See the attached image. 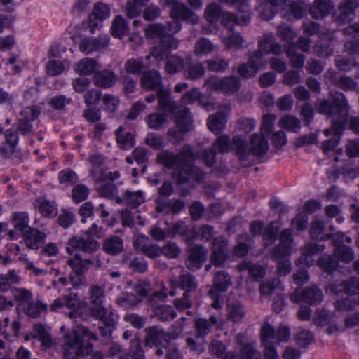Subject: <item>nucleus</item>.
I'll list each match as a JSON object with an SVG mask.
<instances>
[{
    "label": "nucleus",
    "instance_id": "nucleus-1",
    "mask_svg": "<svg viewBox=\"0 0 359 359\" xmlns=\"http://www.w3.org/2000/svg\"><path fill=\"white\" fill-rule=\"evenodd\" d=\"M193 155L191 147L184 145L177 154L169 150L161 151L157 156V161L167 169L175 168L172 175L177 183H186L190 180L199 182L203 179V173L201 169L192 165Z\"/></svg>",
    "mask_w": 359,
    "mask_h": 359
},
{
    "label": "nucleus",
    "instance_id": "nucleus-2",
    "mask_svg": "<svg viewBox=\"0 0 359 359\" xmlns=\"http://www.w3.org/2000/svg\"><path fill=\"white\" fill-rule=\"evenodd\" d=\"M232 141L236 154L244 166L250 165L252 163V155L262 156L269 149L267 139L262 134L255 133L251 136L250 140V149H248L246 146L245 135H234Z\"/></svg>",
    "mask_w": 359,
    "mask_h": 359
},
{
    "label": "nucleus",
    "instance_id": "nucleus-3",
    "mask_svg": "<svg viewBox=\"0 0 359 359\" xmlns=\"http://www.w3.org/2000/svg\"><path fill=\"white\" fill-rule=\"evenodd\" d=\"M145 36L149 39L159 41L160 44L154 46L146 57L149 60L154 57L158 61H162L171 50L178 48L179 41L170 34H166L165 27L160 24H151L144 31Z\"/></svg>",
    "mask_w": 359,
    "mask_h": 359
},
{
    "label": "nucleus",
    "instance_id": "nucleus-4",
    "mask_svg": "<svg viewBox=\"0 0 359 359\" xmlns=\"http://www.w3.org/2000/svg\"><path fill=\"white\" fill-rule=\"evenodd\" d=\"M97 341V335L84 326H78L77 330L65 335L63 348L67 356L88 355L93 346L89 343L84 346L83 341Z\"/></svg>",
    "mask_w": 359,
    "mask_h": 359
},
{
    "label": "nucleus",
    "instance_id": "nucleus-5",
    "mask_svg": "<svg viewBox=\"0 0 359 359\" xmlns=\"http://www.w3.org/2000/svg\"><path fill=\"white\" fill-rule=\"evenodd\" d=\"M105 302L104 287L91 286L88 290V304L92 316L95 319L103 318L108 325H113V312H109Z\"/></svg>",
    "mask_w": 359,
    "mask_h": 359
},
{
    "label": "nucleus",
    "instance_id": "nucleus-6",
    "mask_svg": "<svg viewBox=\"0 0 359 359\" xmlns=\"http://www.w3.org/2000/svg\"><path fill=\"white\" fill-rule=\"evenodd\" d=\"M97 229V224L93 223L81 236L72 237L67 243L66 252L69 255H72L78 250L87 253L95 252L100 245L96 240V235L98 233Z\"/></svg>",
    "mask_w": 359,
    "mask_h": 359
},
{
    "label": "nucleus",
    "instance_id": "nucleus-7",
    "mask_svg": "<svg viewBox=\"0 0 359 359\" xmlns=\"http://www.w3.org/2000/svg\"><path fill=\"white\" fill-rule=\"evenodd\" d=\"M349 107L344 95L341 93H337L333 97L332 103L325 99L318 100L316 111L319 114L332 116V121L333 122L334 118L339 121L343 114L346 115Z\"/></svg>",
    "mask_w": 359,
    "mask_h": 359
},
{
    "label": "nucleus",
    "instance_id": "nucleus-8",
    "mask_svg": "<svg viewBox=\"0 0 359 359\" xmlns=\"http://www.w3.org/2000/svg\"><path fill=\"white\" fill-rule=\"evenodd\" d=\"M303 35L310 38L311 36L318 34L320 41L314 46V52L318 56L328 57L333 53L332 48L328 45L323 47V41L327 40L330 42L334 39V33L327 32V33L320 32L319 25L312 21H304L302 25Z\"/></svg>",
    "mask_w": 359,
    "mask_h": 359
},
{
    "label": "nucleus",
    "instance_id": "nucleus-9",
    "mask_svg": "<svg viewBox=\"0 0 359 359\" xmlns=\"http://www.w3.org/2000/svg\"><path fill=\"white\" fill-rule=\"evenodd\" d=\"M182 332V326H180L175 330H170L168 334H166L162 328L158 326L148 327L144 330V344L151 348L158 346L165 347L168 344L170 339L178 337Z\"/></svg>",
    "mask_w": 359,
    "mask_h": 359
},
{
    "label": "nucleus",
    "instance_id": "nucleus-10",
    "mask_svg": "<svg viewBox=\"0 0 359 359\" xmlns=\"http://www.w3.org/2000/svg\"><path fill=\"white\" fill-rule=\"evenodd\" d=\"M204 86L210 91H219L225 95H231L239 89L240 81L235 76H212L205 81Z\"/></svg>",
    "mask_w": 359,
    "mask_h": 359
},
{
    "label": "nucleus",
    "instance_id": "nucleus-11",
    "mask_svg": "<svg viewBox=\"0 0 359 359\" xmlns=\"http://www.w3.org/2000/svg\"><path fill=\"white\" fill-rule=\"evenodd\" d=\"M170 285L171 290L166 292L163 290V296L166 297L168 295L173 297L176 294L175 290L181 289L184 291V294H189V293L194 292L197 287L198 283L195 276L189 273H184L181 274L179 277L172 276L170 278Z\"/></svg>",
    "mask_w": 359,
    "mask_h": 359
},
{
    "label": "nucleus",
    "instance_id": "nucleus-12",
    "mask_svg": "<svg viewBox=\"0 0 359 359\" xmlns=\"http://www.w3.org/2000/svg\"><path fill=\"white\" fill-rule=\"evenodd\" d=\"M294 303L304 302L310 305L318 304L323 299L322 290L316 286H309L304 290L296 289L290 296Z\"/></svg>",
    "mask_w": 359,
    "mask_h": 359
},
{
    "label": "nucleus",
    "instance_id": "nucleus-13",
    "mask_svg": "<svg viewBox=\"0 0 359 359\" xmlns=\"http://www.w3.org/2000/svg\"><path fill=\"white\" fill-rule=\"evenodd\" d=\"M181 0H165L170 7V16L173 19H181L193 25L198 22V16L191 11Z\"/></svg>",
    "mask_w": 359,
    "mask_h": 359
},
{
    "label": "nucleus",
    "instance_id": "nucleus-14",
    "mask_svg": "<svg viewBox=\"0 0 359 359\" xmlns=\"http://www.w3.org/2000/svg\"><path fill=\"white\" fill-rule=\"evenodd\" d=\"M110 7L109 5L99 1L94 4L91 13L89 15V27L91 33L100 29L102 22L110 17Z\"/></svg>",
    "mask_w": 359,
    "mask_h": 359
},
{
    "label": "nucleus",
    "instance_id": "nucleus-15",
    "mask_svg": "<svg viewBox=\"0 0 359 359\" xmlns=\"http://www.w3.org/2000/svg\"><path fill=\"white\" fill-rule=\"evenodd\" d=\"M231 111L229 105L223 106L219 111L210 115L207 120L208 129L215 134H219L225 128L226 123V116Z\"/></svg>",
    "mask_w": 359,
    "mask_h": 359
},
{
    "label": "nucleus",
    "instance_id": "nucleus-16",
    "mask_svg": "<svg viewBox=\"0 0 359 359\" xmlns=\"http://www.w3.org/2000/svg\"><path fill=\"white\" fill-rule=\"evenodd\" d=\"M158 293L156 292L149 299V309L154 315L161 320L165 321L173 319L176 317L177 313L174 311L171 306L165 305L163 303L157 302Z\"/></svg>",
    "mask_w": 359,
    "mask_h": 359
},
{
    "label": "nucleus",
    "instance_id": "nucleus-17",
    "mask_svg": "<svg viewBox=\"0 0 359 359\" xmlns=\"http://www.w3.org/2000/svg\"><path fill=\"white\" fill-rule=\"evenodd\" d=\"M262 59L263 55L259 51L250 53L248 62L240 65L238 73L246 78L254 76L263 65Z\"/></svg>",
    "mask_w": 359,
    "mask_h": 359
},
{
    "label": "nucleus",
    "instance_id": "nucleus-18",
    "mask_svg": "<svg viewBox=\"0 0 359 359\" xmlns=\"http://www.w3.org/2000/svg\"><path fill=\"white\" fill-rule=\"evenodd\" d=\"M212 255L210 262L212 264L219 266L228 257V243L222 237H217L212 240Z\"/></svg>",
    "mask_w": 359,
    "mask_h": 359
},
{
    "label": "nucleus",
    "instance_id": "nucleus-19",
    "mask_svg": "<svg viewBox=\"0 0 359 359\" xmlns=\"http://www.w3.org/2000/svg\"><path fill=\"white\" fill-rule=\"evenodd\" d=\"M274 332L273 329L269 326V323H264L262 327L261 339L264 346V356L265 359H278V353L271 344V337H273V334Z\"/></svg>",
    "mask_w": 359,
    "mask_h": 359
},
{
    "label": "nucleus",
    "instance_id": "nucleus-20",
    "mask_svg": "<svg viewBox=\"0 0 359 359\" xmlns=\"http://www.w3.org/2000/svg\"><path fill=\"white\" fill-rule=\"evenodd\" d=\"M343 233H337L333 238V243L335 245L334 255L339 260L345 263H348L354 259V252L351 248L344 245Z\"/></svg>",
    "mask_w": 359,
    "mask_h": 359
},
{
    "label": "nucleus",
    "instance_id": "nucleus-21",
    "mask_svg": "<svg viewBox=\"0 0 359 359\" xmlns=\"http://www.w3.org/2000/svg\"><path fill=\"white\" fill-rule=\"evenodd\" d=\"M346 121V116L345 114L341 115L339 121L337 118L334 119L332 129L334 131V137L322 142V149L323 152L328 153L329 151L334 150L339 144L340 135L344 129V123Z\"/></svg>",
    "mask_w": 359,
    "mask_h": 359
},
{
    "label": "nucleus",
    "instance_id": "nucleus-22",
    "mask_svg": "<svg viewBox=\"0 0 359 359\" xmlns=\"http://www.w3.org/2000/svg\"><path fill=\"white\" fill-rule=\"evenodd\" d=\"M109 42V37L107 34H100L96 38H85L81 40L79 44V50L86 54H88L107 47Z\"/></svg>",
    "mask_w": 359,
    "mask_h": 359
},
{
    "label": "nucleus",
    "instance_id": "nucleus-23",
    "mask_svg": "<svg viewBox=\"0 0 359 359\" xmlns=\"http://www.w3.org/2000/svg\"><path fill=\"white\" fill-rule=\"evenodd\" d=\"M208 250L202 246L195 245L190 248L187 266L190 270L200 269L207 259Z\"/></svg>",
    "mask_w": 359,
    "mask_h": 359
},
{
    "label": "nucleus",
    "instance_id": "nucleus-24",
    "mask_svg": "<svg viewBox=\"0 0 359 359\" xmlns=\"http://www.w3.org/2000/svg\"><path fill=\"white\" fill-rule=\"evenodd\" d=\"M327 290L335 294L341 292L350 295L358 294H359V277H351L339 285L330 284L327 287Z\"/></svg>",
    "mask_w": 359,
    "mask_h": 359
},
{
    "label": "nucleus",
    "instance_id": "nucleus-25",
    "mask_svg": "<svg viewBox=\"0 0 359 359\" xmlns=\"http://www.w3.org/2000/svg\"><path fill=\"white\" fill-rule=\"evenodd\" d=\"M287 0H258L257 12L262 20H270L276 12V8Z\"/></svg>",
    "mask_w": 359,
    "mask_h": 359
},
{
    "label": "nucleus",
    "instance_id": "nucleus-26",
    "mask_svg": "<svg viewBox=\"0 0 359 359\" xmlns=\"http://www.w3.org/2000/svg\"><path fill=\"white\" fill-rule=\"evenodd\" d=\"M141 85L144 90L157 91L163 87L161 74L156 70L144 72L141 78Z\"/></svg>",
    "mask_w": 359,
    "mask_h": 359
},
{
    "label": "nucleus",
    "instance_id": "nucleus-27",
    "mask_svg": "<svg viewBox=\"0 0 359 359\" xmlns=\"http://www.w3.org/2000/svg\"><path fill=\"white\" fill-rule=\"evenodd\" d=\"M145 201L144 194L142 191L126 190L122 197H116V202L123 203L131 208H135Z\"/></svg>",
    "mask_w": 359,
    "mask_h": 359
},
{
    "label": "nucleus",
    "instance_id": "nucleus-28",
    "mask_svg": "<svg viewBox=\"0 0 359 359\" xmlns=\"http://www.w3.org/2000/svg\"><path fill=\"white\" fill-rule=\"evenodd\" d=\"M259 51L263 55V53L266 54L272 53L278 55L282 53V46L276 41L273 34H269L263 36L258 43Z\"/></svg>",
    "mask_w": 359,
    "mask_h": 359
},
{
    "label": "nucleus",
    "instance_id": "nucleus-29",
    "mask_svg": "<svg viewBox=\"0 0 359 359\" xmlns=\"http://www.w3.org/2000/svg\"><path fill=\"white\" fill-rule=\"evenodd\" d=\"M241 13V17L236 16L233 13L226 11L222 14V24L224 27H232L234 25H245L251 18L250 9L247 11H238Z\"/></svg>",
    "mask_w": 359,
    "mask_h": 359
},
{
    "label": "nucleus",
    "instance_id": "nucleus-30",
    "mask_svg": "<svg viewBox=\"0 0 359 359\" xmlns=\"http://www.w3.org/2000/svg\"><path fill=\"white\" fill-rule=\"evenodd\" d=\"M292 241L291 229L283 230L280 236V243L273 251L275 257L280 258L288 256L291 251Z\"/></svg>",
    "mask_w": 359,
    "mask_h": 359
},
{
    "label": "nucleus",
    "instance_id": "nucleus-31",
    "mask_svg": "<svg viewBox=\"0 0 359 359\" xmlns=\"http://www.w3.org/2000/svg\"><path fill=\"white\" fill-rule=\"evenodd\" d=\"M325 247L323 244L311 243L305 245L302 250V257L297 260V264L304 262L307 266H311L314 263L313 256L321 253Z\"/></svg>",
    "mask_w": 359,
    "mask_h": 359
},
{
    "label": "nucleus",
    "instance_id": "nucleus-32",
    "mask_svg": "<svg viewBox=\"0 0 359 359\" xmlns=\"http://www.w3.org/2000/svg\"><path fill=\"white\" fill-rule=\"evenodd\" d=\"M334 7L331 0H315L309 8V13L312 18L322 19L327 16Z\"/></svg>",
    "mask_w": 359,
    "mask_h": 359
},
{
    "label": "nucleus",
    "instance_id": "nucleus-33",
    "mask_svg": "<svg viewBox=\"0 0 359 359\" xmlns=\"http://www.w3.org/2000/svg\"><path fill=\"white\" fill-rule=\"evenodd\" d=\"M358 6L357 0H342L338 6V19L343 22H350L355 15Z\"/></svg>",
    "mask_w": 359,
    "mask_h": 359
},
{
    "label": "nucleus",
    "instance_id": "nucleus-34",
    "mask_svg": "<svg viewBox=\"0 0 359 359\" xmlns=\"http://www.w3.org/2000/svg\"><path fill=\"white\" fill-rule=\"evenodd\" d=\"M72 255L73 257L68 259L67 263L71 267L72 272L77 276L83 275L88 270L90 266L94 264L93 260L82 259L77 253L74 254V252Z\"/></svg>",
    "mask_w": 359,
    "mask_h": 359
},
{
    "label": "nucleus",
    "instance_id": "nucleus-35",
    "mask_svg": "<svg viewBox=\"0 0 359 359\" xmlns=\"http://www.w3.org/2000/svg\"><path fill=\"white\" fill-rule=\"evenodd\" d=\"M93 81L96 86L108 88L113 86L117 81V75L110 69H104L94 74Z\"/></svg>",
    "mask_w": 359,
    "mask_h": 359
},
{
    "label": "nucleus",
    "instance_id": "nucleus-36",
    "mask_svg": "<svg viewBox=\"0 0 359 359\" xmlns=\"http://www.w3.org/2000/svg\"><path fill=\"white\" fill-rule=\"evenodd\" d=\"M157 91L159 109L164 113H175L177 103L171 100L170 91L164 87L161 88Z\"/></svg>",
    "mask_w": 359,
    "mask_h": 359
},
{
    "label": "nucleus",
    "instance_id": "nucleus-37",
    "mask_svg": "<svg viewBox=\"0 0 359 359\" xmlns=\"http://www.w3.org/2000/svg\"><path fill=\"white\" fill-rule=\"evenodd\" d=\"M123 264L133 272L144 273L148 269V263L144 257L132 254L126 255L123 259Z\"/></svg>",
    "mask_w": 359,
    "mask_h": 359
},
{
    "label": "nucleus",
    "instance_id": "nucleus-38",
    "mask_svg": "<svg viewBox=\"0 0 359 359\" xmlns=\"http://www.w3.org/2000/svg\"><path fill=\"white\" fill-rule=\"evenodd\" d=\"M99 68L97 62L89 57L81 59L74 66V70L80 76H90Z\"/></svg>",
    "mask_w": 359,
    "mask_h": 359
},
{
    "label": "nucleus",
    "instance_id": "nucleus-39",
    "mask_svg": "<svg viewBox=\"0 0 359 359\" xmlns=\"http://www.w3.org/2000/svg\"><path fill=\"white\" fill-rule=\"evenodd\" d=\"M308 9V5L302 0L291 2L285 13V16L290 20L302 19Z\"/></svg>",
    "mask_w": 359,
    "mask_h": 359
},
{
    "label": "nucleus",
    "instance_id": "nucleus-40",
    "mask_svg": "<svg viewBox=\"0 0 359 359\" xmlns=\"http://www.w3.org/2000/svg\"><path fill=\"white\" fill-rule=\"evenodd\" d=\"M46 234L36 229H30L24 236V241L27 248L38 249L46 241Z\"/></svg>",
    "mask_w": 359,
    "mask_h": 359
},
{
    "label": "nucleus",
    "instance_id": "nucleus-41",
    "mask_svg": "<svg viewBox=\"0 0 359 359\" xmlns=\"http://www.w3.org/2000/svg\"><path fill=\"white\" fill-rule=\"evenodd\" d=\"M21 277L15 269L9 270L6 273L0 274V292H6L11 289L13 285L19 284Z\"/></svg>",
    "mask_w": 359,
    "mask_h": 359
},
{
    "label": "nucleus",
    "instance_id": "nucleus-42",
    "mask_svg": "<svg viewBox=\"0 0 359 359\" xmlns=\"http://www.w3.org/2000/svg\"><path fill=\"white\" fill-rule=\"evenodd\" d=\"M34 205L43 217H53L57 213V206L55 203L45 198H37Z\"/></svg>",
    "mask_w": 359,
    "mask_h": 359
},
{
    "label": "nucleus",
    "instance_id": "nucleus-43",
    "mask_svg": "<svg viewBox=\"0 0 359 359\" xmlns=\"http://www.w3.org/2000/svg\"><path fill=\"white\" fill-rule=\"evenodd\" d=\"M146 238H139L135 243V248L148 257L155 259L161 255V247L154 243H143Z\"/></svg>",
    "mask_w": 359,
    "mask_h": 359
},
{
    "label": "nucleus",
    "instance_id": "nucleus-44",
    "mask_svg": "<svg viewBox=\"0 0 359 359\" xmlns=\"http://www.w3.org/2000/svg\"><path fill=\"white\" fill-rule=\"evenodd\" d=\"M231 285V278L229 274L224 271H221L217 272L214 277L213 287L210 290L209 294H212L214 291L224 292Z\"/></svg>",
    "mask_w": 359,
    "mask_h": 359
},
{
    "label": "nucleus",
    "instance_id": "nucleus-45",
    "mask_svg": "<svg viewBox=\"0 0 359 359\" xmlns=\"http://www.w3.org/2000/svg\"><path fill=\"white\" fill-rule=\"evenodd\" d=\"M169 235L175 236L177 235L184 237L188 241L195 240V232L194 229H189L183 221H178L172 227L168 229Z\"/></svg>",
    "mask_w": 359,
    "mask_h": 359
},
{
    "label": "nucleus",
    "instance_id": "nucleus-46",
    "mask_svg": "<svg viewBox=\"0 0 359 359\" xmlns=\"http://www.w3.org/2000/svg\"><path fill=\"white\" fill-rule=\"evenodd\" d=\"M116 142L121 149H131L135 143V136L130 132L123 131V126H120L116 132Z\"/></svg>",
    "mask_w": 359,
    "mask_h": 359
},
{
    "label": "nucleus",
    "instance_id": "nucleus-47",
    "mask_svg": "<svg viewBox=\"0 0 359 359\" xmlns=\"http://www.w3.org/2000/svg\"><path fill=\"white\" fill-rule=\"evenodd\" d=\"M240 271H248L249 278L252 281H259L265 274V269L257 264L243 262L238 266Z\"/></svg>",
    "mask_w": 359,
    "mask_h": 359
},
{
    "label": "nucleus",
    "instance_id": "nucleus-48",
    "mask_svg": "<svg viewBox=\"0 0 359 359\" xmlns=\"http://www.w3.org/2000/svg\"><path fill=\"white\" fill-rule=\"evenodd\" d=\"M168 55L169 53L164 58L167 60L165 66V71L171 75L181 72L184 67V60L183 57L177 55H172L170 56Z\"/></svg>",
    "mask_w": 359,
    "mask_h": 359
},
{
    "label": "nucleus",
    "instance_id": "nucleus-49",
    "mask_svg": "<svg viewBox=\"0 0 359 359\" xmlns=\"http://www.w3.org/2000/svg\"><path fill=\"white\" fill-rule=\"evenodd\" d=\"M102 248L109 255L119 254L123 250V241L118 236H112L104 241Z\"/></svg>",
    "mask_w": 359,
    "mask_h": 359
},
{
    "label": "nucleus",
    "instance_id": "nucleus-50",
    "mask_svg": "<svg viewBox=\"0 0 359 359\" xmlns=\"http://www.w3.org/2000/svg\"><path fill=\"white\" fill-rule=\"evenodd\" d=\"M285 48V53L290 60V67L296 69H301L303 67L305 62V56L302 53L296 52L295 44L291 43Z\"/></svg>",
    "mask_w": 359,
    "mask_h": 359
},
{
    "label": "nucleus",
    "instance_id": "nucleus-51",
    "mask_svg": "<svg viewBox=\"0 0 359 359\" xmlns=\"http://www.w3.org/2000/svg\"><path fill=\"white\" fill-rule=\"evenodd\" d=\"M280 128L291 133H298L301 129V121L294 116L287 114L283 116L278 122Z\"/></svg>",
    "mask_w": 359,
    "mask_h": 359
},
{
    "label": "nucleus",
    "instance_id": "nucleus-52",
    "mask_svg": "<svg viewBox=\"0 0 359 359\" xmlns=\"http://www.w3.org/2000/svg\"><path fill=\"white\" fill-rule=\"evenodd\" d=\"M21 309L27 316L36 318L40 316L41 312L46 311L47 304L39 300L36 302L31 300Z\"/></svg>",
    "mask_w": 359,
    "mask_h": 359
},
{
    "label": "nucleus",
    "instance_id": "nucleus-53",
    "mask_svg": "<svg viewBox=\"0 0 359 359\" xmlns=\"http://www.w3.org/2000/svg\"><path fill=\"white\" fill-rule=\"evenodd\" d=\"M11 223L15 231L23 232L29 227V214L27 212H13L11 216Z\"/></svg>",
    "mask_w": 359,
    "mask_h": 359
},
{
    "label": "nucleus",
    "instance_id": "nucleus-54",
    "mask_svg": "<svg viewBox=\"0 0 359 359\" xmlns=\"http://www.w3.org/2000/svg\"><path fill=\"white\" fill-rule=\"evenodd\" d=\"M128 32V27L125 19L121 16L116 17L111 27V35L118 39H123Z\"/></svg>",
    "mask_w": 359,
    "mask_h": 359
},
{
    "label": "nucleus",
    "instance_id": "nucleus-55",
    "mask_svg": "<svg viewBox=\"0 0 359 359\" xmlns=\"http://www.w3.org/2000/svg\"><path fill=\"white\" fill-rule=\"evenodd\" d=\"M176 114V124L180 130L189 131L192 128V121L189 110L184 108L182 111Z\"/></svg>",
    "mask_w": 359,
    "mask_h": 359
},
{
    "label": "nucleus",
    "instance_id": "nucleus-56",
    "mask_svg": "<svg viewBox=\"0 0 359 359\" xmlns=\"http://www.w3.org/2000/svg\"><path fill=\"white\" fill-rule=\"evenodd\" d=\"M215 46L208 39L201 38L194 45V54L201 57L213 52Z\"/></svg>",
    "mask_w": 359,
    "mask_h": 359
},
{
    "label": "nucleus",
    "instance_id": "nucleus-57",
    "mask_svg": "<svg viewBox=\"0 0 359 359\" xmlns=\"http://www.w3.org/2000/svg\"><path fill=\"white\" fill-rule=\"evenodd\" d=\"M222 41L229 49L238 50L243 47V38L238 33L232 32L227 36H222Z\"/></svg>",
    "mask_w": 359,
    "mask_h": 359
},
{
    "label": "nucleus",
    "instance_id": "nucleus-58",
    "mask_svg": "<svg viewBox=\"0 0 359 359\" xmlns=\"http://www.w3.org/2000/svg\"><path fill=\"white\" fill-rule=\"evenodd\" d=\"M205 73V68L203 63L189 65L184 71V76L191 80L202 78Z\"/></svg>",
    "mask_w": 359,
    "mask_h": 359
},
{
    "label": "nucleus",
    "instance_id": "nucleus-59",
    "mask_svg": "<svg viewBox=\"0 0 359 359\" xmlns=\"http://www.w3.org/2000/svg\"><path fill=\"white\" fill-rule=\"evenodd\" d=\"M12 294L15 301L19 302L18 306L20 309L27 304L32 299L33 296L31 291L22 287L13 289Z\"/></svg>",
    "mask_w": 359,
    "mask_h": 359
},
{
    "label": "nucleus",
    "instance_id": "nucleus-60",
    "mask_svg": "<svg viewBox=\"0 0 359 359\" xmlns=\"http://www.w3.org/2000/svg\"><path fill=\"white\" fill-rule=\"evenodd\" d=\"M245 313L243 306L239 303H231L227 305V316L233 322L242 320Z\"/></svg>",
    "mask_w": 359,
    "mask_h": 359
},
{
    "label": "nucleus",
    "instance_id": "nucleus-61",
    "mask_svg": "<svg viewBox=\"0 0 359 359\" xmlns=\"http://www.w3.org/2000/svg\"><path fill=\"white\" fill-rule=\"evenodd\" d=\"M310 234L312 239L325 240L329 235L325 233L324 223L321 221H313L311 224Z\"/></svg>",
    "mask_w": 359,
    "mask_h": 359
},
{
    "label": "nucleus",
    "instance_id": "nucleus-62",
    "mask_svg": "<svg viewBox=\"0 0 359 359\" xmlns=\"http://www.w3.org/2000/svg\"><path fill=\"white\" fill-rule=\"evenodd\" d=\"M103 161V156L100 154L92 155L89 158V162L92 166L90 173L92 177L96 182H97L99 175L104 172L102 168Z\"/></svg>",
    "mask_w": 359,
    "mask_h": 359
},
{
    "label": "nucleus",
    "instance_id": "nucleus-63",
    "mask_svg": "<svg viewBox=\"0 0 359 359\" xmlns=\"http://www.w3.org/2000/svg\"><path fill=\"white\" fill-rule=\"evenodd\" d=\"M126 359H144V351L140 344V340H133L131 341L130 346L127 353L125 355Z\"/></svg>",
    "mask_w": 359,
    "mask_h": 359
},
{
    "label": "nucleus",
    "instance_id": "nucleus-64",
    "mask_svg": "<svg viewBox=\"0 0 359 359\" xmlns=\"http://www.w3.org/2000/svg\"><path fill=\"white\" fill-rule=\"evenodd\" d=\"M241 359H261L260 353L258 352L253 344L245 343L240 349Z\"/></svg>",
    "mask_w": 359,
    "mask_h": 359
}]
</instances>
